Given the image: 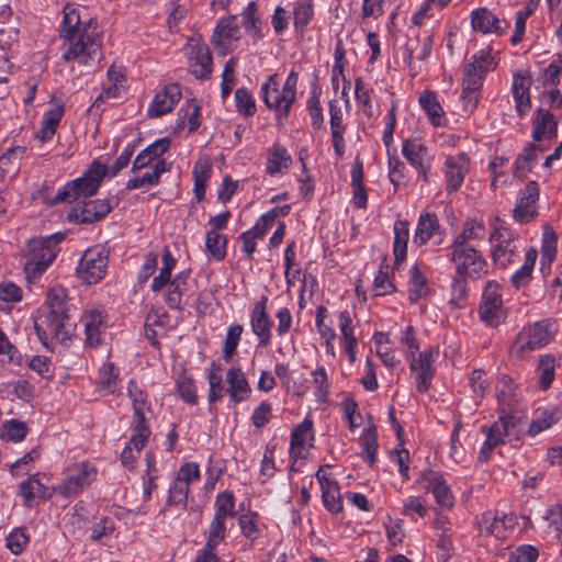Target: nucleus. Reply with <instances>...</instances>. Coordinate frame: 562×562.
Wrapping results in <instances>:
<instances>
[{"mask_svg":"<svg viewBox=\"0 0 562 562\" xmlns=\"http://www.w3.org/2000/svg\"><path fill=\"white\" fill-rule=\"evenodd\" d=\"M60 36L66 42L63 58L79 65H92L101 58L99 32L89 22H82L78 9L66 5L61 22Z\"/></svg>","mask_w":562,"mask_h":562,"instance_id":"obj_1","label":"nucleus"},{"mask_svg":"<svg viewBox=\"0 0 562 562\" xmlns=\"http://www.w3.org/2000/svg\"><path fill=\"white\" fill-rule=\"evenodd\" d=\"M447 257L454 266L456 280L453 293L458 299L467 294V278L480 279L488 272V263L482 252L475 247H465L450 244Z\"/></svg>","mask_w":562,"mask_h":562,"instance_id":"obj_2","label":"nucleus"},{"mask_svg":"<svg viewBox=\"0 0 562 562\" xmlns=\"http://www.w3.org/2000/svg\"><path fill=\"white\" fill-rule=\"evenodd\" d=\"M498 64V52L492 48H483L471 56L464 67L462 100L465 111H473L477 104V92L483 80Z\"/></svg>","mask_w":562,"mask_h":562,"instance_id":"obj_3","label":"nucleus"},{"mask_svg":"<svg viewBox=\"0 0 562 562\" xmlns=\"http://www.w3.org/2000/svg\"><path fill=\"white\" fill-rule=\"evenodd\" d=\"M176 263L177 259L173 257L170 249L165 247L159 273L153 279L150 289L153 292L166 290L165 302L170 308L179 310L181 307L182 296L188 290V274L186 272H179L175 278H171V272Z\"/></svg>","mask_w":562,"mask_h":562,"instance_id":"obj_4","label":"nucleus"},{"mask_svg":"<svg viewBox=\"0 0 562 562\" xmlns=\"http://www.w3.org/2000/svg\"><path fill=\"white\" fill-rule=\"evenodd\" d=\"M490 257L496 268L507 269L519 257V235L496 218L488 235Z\"/></svg>","mask_w":562,"mask_h":562,"instance_id":"obj_5","label":"nucleus"},{"mask_svg":"<svg viewBox=\"0 0 562 562\" xmlns=\"http://www.w3.org/2000/svg\"><path fill=\"white\" fill-rule=\"evenodd\" d=\"M63 239L64 234L56 233L27 243L24 271L29 281L37 279L53 262L58 251L57 246Z\"/></svg>","mask_w":562,"mask_h":562,"instance_id":"obj_6","label":"nucleus"},{"mask_svg":"<svg viewBox=\"0 0 562 562\" xmlns=\"http://www.w3.org/2000/svg\"><path fill=\"white\" fill-rule=\"evenodd\" d=\"M299 75L292 70L282 88H280L277 75H272L261 86V94L268 109L273 110L279 119L288 117L292 104L296 100V86Z\"/></svg>","mask_w":562,"mask_h":562,"instance_id":"obj_7","label":"nucleus"},{"mask_svg":"<svg viewBox=\"0 0 562 562\" xmlns=\"http://www.w3.org/2000/svg\"><path fill=\"white\" fill-rule=\"evenodd\" d=\"M106 175L108 166L98 159L93 160L81 177L67 182L57 192L54 202H72L80 198L86 199L95 194Z\"/></svg>","mask_w":562,"mask_h":562,"instance_id":"obj_8","label":"nucleus"},{"mask_svg":"<svg viewBox=\"0 0 562 562\" xmlns=\"http://www.w3.org/2000/svg\"><path fill=\"white\" fill-rule=\"evenodd\" d=\"M477 314L480 319L487 326L497 327L507 317L503 300V288L495 280L484 284Z\"/></svg>","mask_w":562,"mask_h":562,"instance_id":"obj_9","label":"nucleus"},{"mask_svg":"<svg viewBox=\"0 0 562 562\" xmlns=\"http://www.w3.org/2000/svg\"><path fill=\"white\" fill-rule=\"evenodd\" d=\"M557 331L555 324L551 321H542L524 328L514 345V350L524 356L530 351L548 345Z\"/></svg>","mask_w":562,"mask_h":562,"instance_id":"obj_10","label":"nucleus"},{"mask_svg":"<svg viewBox=\"0 0 562 562\" xmlns=\"http://www.w3.org/2000/svg\"><path fill=\"white\" fill-rule=\"evenodd\" d=\"M127 393L134 408L132 441L136 446L142 447L144 440L149 438L151 434L145 417V413L149 411L150 404L147 394L134 381L128 382Z\"/></svg>","mask_w":562,"mask_h":562,"instance_id":"obj_11","label":"nucleus"},{"mask_svg":"<svg viewBox=\"0 0 562 562\" xmlns=\"http://www.w3.org/2000/svg\"><path fill=\"white\" fill-rule=\"evenodd\" d=\"M438 351L432 348L425 349L416 356L409 357V371L416 391L424 394L429 391L436 373V359Z\"/></svg>","mask_w":562,"mask_h":562,"instance_id":"obj_12","label":"nucleus"},{"mask_svg":"<svg viewBox=\"0 0 562 562\" xmlns=\"http://www.w3.org/2000/svg\"><path fill=\"white\" fill-rule=\"evenodd\" d=\"M108 254L102 247L89 248L77 267L79 279L87 284L99 282L106 272Z\"/></svg>","mask_w":562,"mask_h":562,"instance_id":"obj_13","label":"nucleus"},{"mask_svg":"<svg viewBox=\"0 0 562 562\" xmlns=\"http://www.w3.org/2000/svg\"><path fill=\"white\" fill-rule=\"evenodd\" d=\"M516 423L515 418L509 415H503L490 428L483 427L482 430L486 432V440L480 451V461H487L492 450L507 440H512L515 436Z\"/></svg>","mask_w":562,"mask_h":562,"instance_id":"obj_14","label":"nucleus"},{"mask_svg":"<svg viewBox=\"0 0 562 562\" xmlns=\"http://www.w3.org/2000/svg\"><path fill=\"white\" fill-rule=\"evenodd\" d=\"M240 38L237 16L229 15L221 19L213 32L212 44L218 55L225 56Z\"/></svg>","mask_w":562,"mask_h":562,"instance_id":"obj_15","label":"nucleus"},{"mask_svg":"<svg viewBox=\"0 0 562 562\" xmlns=\"http://www.w3.org/2000/svg\"><path fill=\"white\" fill-rule=\"evenodd\" d=\"M469 170L470 159L465 153L448 155L443 161L446 191L448 193L457 192L462 187Z\"/></svg>","mask_w":562,"mask_h":562,"instance_id":"obj_16","label":"nucleus"},{"mask_svg":"<svg viewBox=\"0 0 562 562\" xmlns=\"http://www.w3.org/2000/svg\"><path fill=\"white\" fill-rule=\"evenodd\" d=\"M111 210L109 199L85 200L71 209L68 218L78 223H92L103 218Z\"/></svg>","mask_w":562,"mask_h":562,"instance_id":"obj_17","label":"nucleus"},{"mask_svg":"<svg viewBox=\"0 0 562 562\" xmlns=\"http://www.w3.org/2000/svg\"><path fill=\"white\" fill-rule=\"evenodd\" d=\"M189 69L195 78L204 79L212 72V57L209 47L200 40L188 43Z\"/></svg>","mask_w":562,"mask_h":562,"instance_id":"obj_18","label":"nucleus"},{"mask_svg":"<svg viewBox=\"0 0 562 562\" xmlns=\"http://www.w3.org/2000/svg\"><path fill=\"white\" fill-rule=\"evenodd\" d=\"M539 199V186L536 181H530L521 190L513 211L514 220L519 224H525L533 220L537 214V201Z\"/></svg>","mask_w":562,"mask_h":562,"instance_id":"obj_19","label":"nucleus"},{"mask_svg":"<svg viewBox=\"0 0 562 562\" xmlns=\"http://www.w3.org/2000/svg\"><path fill=\"white\" fill-rule=\"evenodd\" d=\"M313 422L310 418H304L291 434L290 456L294 460V463L307 457L313 447Z\"/></svg>","mask_w":562,"mask_h":562,"instance_id":"obj_20","label":"nucleus"},{"mask_svg":"<svg viewBox=\"0 0 562 562\" xmlns=\"http://www.w3.org/2000/svg\"><path fill=\"white\" fill-rule=\"evenodd\" d=\"M47 306L49 308L47 318L52 321L50 333L58 337L60 329L65 327L64 321L68 317L69 312L66 303V290L61 286L50 289L47 295Z\"/></svg>","mask_w":562,"mask_h":562,"instance_id":"obj_21","label":"nucleus"},{"mask_svg":"<svg viewBox=\"0 0 562 562\" xmlns=\"http://www.w3.org/2000/svg\"><path fill=\"white\" fill-rule=\"evenodd\" d=\"M268 299L262 296L255 303L250 312V327L252 334L258 338L260 346H268L271 341L272 322L267 312Z\"/></svg>","mask_w":562,"mask_h":562,"instance_id":"obj_22","label":"nucleus"},{"mask_svg":"<svg viewBox=\"0 0 562 562\" xmlns=\"http://www.w3.org/2000/svg\"><path fill=\"white\" fill-rule=\"evenodd\" d=\"M97 477V470L92 464L78 463L69 467L64 479L65 492L86 490Z\"/></svg>","mask_w":562,"mask_h":562,"instance_id":"obj_23","label":"nucleus"},{"mask_svg":"<svg viewBox=\"0 0 562 562\" xmlns=\"http://www.w3.org/2000/svg\"><path fill=\"white\" fill-rule=\"evenodd\" d=\"M181 98L179 85L171 83L158 91L148 106L150 117H159L169 113Z\"/></svg>","mask_w":562,"mask_h":562,"instance_id":"obj_24","label":"nucleus"},{"mask_svg":"<svg viewBox=\"0 0 562 562\" xmlns=\"http://www.w3.org/2000/svg\"><path fill=\"white\" fill-rule=\"evenodd\" d=\"M81 322L85 328L86 342L91 347L101 345L106 329L103 312L94 308L89 310L83 313Z\"/></svg>","mask_w":562,"mask_h":562,"instance_id":"obj_25","label":"nucleus"},{"mask_svg":"<svg viewBox=\"0 0 562 562\" xmlns=\"http://www.w3.org/2000/svg\"><path fill=\"white\" fill-rule=\"evenodd\" d=\"M226 392L234 404L247 401L251 395V386L239 368H229L225 373Z\"/></svg>","mask_w":562,"mask_h":562,"instance_id":"obj_26","label":"nucleus"},{"mask_svg":"<svg viewBox=\"0 0 562 562\" xmlns=\"http://www.w3.org/2000/svg\"><path fill=\"white\" fill-rule=\"evenodd\" d=\"M337 326L340 331L341 346L350 363L357 360L358 339L355 335L353 321L350 313L345 310L337 315Z\"/></svg>","mask_w":562,"mask_h":562,"instance_id":"obj_27","label":"nucleus"},{"mask_svg":"<svg viewBox=\"0 0 562 562\" xmlns=\"http://www.w3.org/2000/svg\"><path fill=\"white\" fill-rule=\"evenodd\" d=\"M293 159L289 150L279 143L267 149L265 170L271 177L285 173L292 166Z\"/></svg>","mask_w":562,"mask_h":562,"instance_id":"obj_28","label":"nucleus"},{"mask_svg":"<svg viewBox=\"0 0 562 562\" xmlns=\"http://www.w3.org/2000/svg\"><path fill=\"white\" fill-rule=\"evenodd\" d=\"M471 25L473 30L483 34H503L508 27L506 22H502L485 8L472 11Z\"/></svg>","mask_w":562,"mask_h":562,"instance_id":"obj_29","label":"nucleus"},{"mask_svg":"<svg viewBox=\"0 0 562 562\" xmlns=\"http://www.w3.org/2000/svg\"><path fill=\"white\" fill-rule=\"evenodd\" d=\"M170 147V138L164 137L155 140L143 149L134 159L132 171L135 173L142 169L150 167V165L160 160L162 156Z\"/></svg>","mask_w":562,"mask_h":562,"instance_id":"obj_30","label":"nucleus"},{"mask_svg":"<svg viewBox=\"0 0 562 562\" xmlns=\"http://www.w3.org/2000/svg\"><path fill=\"white\" fill-rule=\"evenodd\" d=\"M530 79L522 74H515L512 83V93L515 108L520 117H524L531 108Z\"/></svg>","mask_w":562,"mask_h":562,"instance_id":"obj_31","label":"nucleus"},{"mask_svg":"<svg viewBox=\"0 0 562 562\" xmlns=\"http://www.w3.org/2000/svg\"><path fill=\"white\" fill-rule=\"evenodd\" d=\"M402 154L405 159L414 167L427 169L431 164V156L426 145L418 138L406 139L402 146Z\"/></svg>","mask_w":562,"mask_h":562,"instance_id":"obj_32","label":"nucleus"},{"mask_svg":"<svg viewBox=\"0 0 562 562\" xmlns=\"http://www.w3.org/2000/svg\"><path fill=\"white\" fill-rule=\"evenodd\" d=\"M168 170L169 166L164 159L157 160L149 170L128 179L125 187L127 190L151 188L159 183L161 175Z\"/></svg>","mask_w":562,"mask_h":562,"instance_id":"obj_33","label":"nucleus"},{"mask_svg":"<svg viewBox=\"0 0 562 562\" xmlns=\"http://www.w3.org/2000/svg\"><path fill=\"white\" fill-rule=\"evenodd\" d=\"M419 104L432 126L443 127L448 124L446 113L432 91L423 92L419 95Z\"/></svg>","mask_w":562,"mask_h":562,"instance_id":"obj_34","label":"nucleus"},{"mask_svg":"<svg viewBox=\"0 0 562 562\" xmlns=\"http://www.w3.org/2000/svg\"><path fill=\"white\" fill-rule=\"evenodd\" d=\"M64 106L60 103H53L45 112L41 122V127L36 132V138L42 143L52 139L57 126L63 117Z\"/></svg>","mask_w":562,"mask_h":562,"instance_id":"obj_35","label":"nucleus"},{"mask_svg":"<svg viewBox=\"0 0 562 562\" xmlns=\"http://www.w3.org/2000/svg\"><path fill=\"white\" fill-rule=\"evenodd\" d=\"M394 232V241H393V254H394V263L395 267L398 268L407 255V244L409 238V226L408 222L404 220H398L394 223L393 227Z\"/></svg>","mask_w":562,"mask_h":562,"instance_id":"obj_36","label":"nucleus"},{"mask_svg":"<svg viewBox=\"0 0 562 562\" xmlns=\"http://www.w3.org/2000/svg\"><path fill=\"white\" fill-rule=\"evenodd\" d=\"M408 297L411 302H417L429 292L428 281L425 270L415 263L408 271Z\"/></svg>","mask_w":562,"mask_h":562,"instance_id":"obj_37","label":"nucleus"},{"mask_svg":"<svg viewBox=\"0 0 562 562\" xmlns=\"http://www.w3.org/2000/svg\"><path fill=\"white\" fill-rule=\"evenodd\" d=\"M557 134V121L554 116L544 109L536 112L533 120L532 137L535 140L550 139Z\"/></svg>","mask_w":562,"mask_h":562,"instance_id":"obj_38","label":"nucleus"},{"mask_svg":"<svg viewBox=\"0 0 562 562\" xmlns=\"http://www.w3.org/2000/svg\"><path fill=\"white\" fill-rule=\"evenodd\" d=\"M439 229L440 224L436 214L423 213L418 218L413 243L419 246L425 245Z\"/></svg>","mask_w":562,"mask_h":562,"instance_id":"obj_39","label":"nucleus"},{"mask_svg":"<svg viewBox=\"0 0 562 562\" xmlns=\"http://www.w3.org/2000/svg\"><path fill=\"white\" fill-rule=\"evenodd\" d=\"M484 236V223L475 218H470L463 223L461 232L454 236L451 244L465 247H473L470 243L474 240H482Z\"/></svg>","mask_w":562,"mask_h":562,"instance_id":"obj_40","label":"nucleus"},{"mask_svg":"<svg viewBox=\"0 0 562 562\" xmlns=\"http://www.w3.org/2000/svg\"><path fill=\"white\" fill-rule=\"evenodd\" d=\"M537 258L538 250L535 247L525 249V261L522 266L510 277V283L514 288L519 289L531 280Z\"/></svg>","mask_w":562,"mask_h":562,"instance_id":"obj_41","label":"nucleus"},{"mask_svg":"<svg viewBox=\"0 0 562 562\" xmlns=\"http://www.w3.org/2000/svg\"><path fill=\"white\" fill-rule=\"evenodd\" d=\"M125 74L120 67L111 66L106 72V81L99 99H111L120 97L125 87Z\"/></svg>","mask_w":562,"mask_h":562,"instance_id":"obj_42","label":"nucleus"},{"mask_svg":"<svg viewBox=\"0 0 562 562\" xmlns=\"http://www.w3.org/2000/svg\"><path fill=\"white\" fill-rule=\"evenodd\" d=\"M557 236L550 229H544L541 238L540 271L542 274L550 273L551 265L557 256Z\"/></svg>","mask_w":562,"mask_h":562,"instance_id":"obj_43","label":"nucleus"},{"mask_svg":"<svg viewBox=\"0 0 562 562\" xmlns=\"http://www.w3.org/2000/svg\"><path fill=\"white\" fill-rule=\"evenodd\" d=\"M557 360L551 355L541 356L537 366V380L541 390H547L551 386L555 378Z\"/></svg>","mask_w":562,"mask_h":562,"instance_id":"obj_44","label":"nucleus"},{"mask_svg":"<svg viewBox=\"0 0 562 562\" xmlns=\"http://www.w3.org/2000/svg\"><path fill=\"white\" fill-rule=\"evenodd\" d=\"M538 161V148L533 144L527 145L518 155L514 166V177L522 179Z\"/></svg>","mask_w":562,"mask_h":562,"instance_id":"obj_45","label":"nucleus"},{"mask_svg":"<svg viewBox=\"0 0 562 562\" xmlns=\"http://www.w3.org/2000/svg\"><path fill=\"white\" fill-rule=\"evenodd\" d=\"M244 512L245 507L243 503L236 508L233 494H217L214 518L225 521L226 517H235Z\"/></svg>","mask_w":562,"mask_h":562,"instance_id":"obj_46","label":"nucleus"},{"mask_svg":"<svg viewBox=\"0 0 562 562\" xmlns=\"http://www.w3.org/2000/svg\"><path fill=\"white\" fill-rule=\"evenodd\" d=\"M311 375L316 401L318 403L326 402L329 395L330 383L325 367H317L314 371H312Z\"/></svg>","mask_w":562,"mask_h":562,"instance_id":"obj_47","label":"nucleus"},{"mask_svg":"<svg viewBox=\"0 0 562 562\" xmlns=\"http://www.w3.org/2000/svg\"><path fill=\"white\" fill-rule=\"evenodd\" d=\"M27 432V425L19 419L7 420L0 427V438L12 442L22 441Z\"/></svg>","mask_w":562,"mask_h":562,"instance_id":"obj_48","label":"nucleus"},{"mask_svg":"<svg viewBox=\"0 0 562 562\" xmlns=\"http://www.w3.org/2000/svg\"><path fill=\"white\" fill-rule=\"evenodd\" d=\"M227 239L220 232L211 229L206 233L205 248L209 256L217 261L224 259L226 255Z\"/></svg>","mask_w":562,"mask_h":562,"instance_id":"obj_49","label":"nucleus"},{"mask_svg":"<svg viewBox=\"0 0 562 562\" xmlns=\"http://www.w3.org/2000/svg\"><path fill=\"white\" fill-rule=\"evenodd\" d=\"M418 485L419 488H424L427 492H449L451 488L443 474L432 470L425 471L422 474Z\"/></svg>","mask_w":562,"mask_h":562,"instance_id":"obj_50","label":"nucleus"},{"mask_svg":"<svg viewBox=\"0 0 562 562\" xmlns=\"http://www.w3.org/2000/svg\"><path fill=\"white\" fill-rule=\"evenodd\" d=\"M119 382V369L111 362L103 363L99 368L98 386L106 392L113 393Z\"/></svg>","mask_w":562,"mask_h":562,"instance_id":"obj_51","label":"nucleus"},{"mask_svg":"<svg viewBox=\"0 0 562 562\" xmlns=\"http://www.w3.org/2000/svg\"><path fill=\"white\" fill-rule=\"evenodd\" d=\"M200 479V469L195 462H184L177 474V488L188 491Z\"/></svg>","mask_w":562,"mask_h":562,"instance_id":"obj_52","label":"nucleus"},{"mask_svg":"<svg viewBox=\"0 0 562 562\" xmlns=\"http://www.w3.org/2000/svg\"><path fill=\"white\" fill-rule=\"evenodd\" d=\"M360 446L362 448V457L369 462L373 463L375 461L376 454V430L373 426H369L363 429V432L360 437Z\"/></svg>","mask_w":562,"mask_h":562,"instance_id":"obj_53","label":"nucleus"},{"mask_svg":"<svg viewBox=\"0 0 562 562\" xmlns=\"http://www.w3.org/2000/svg\"><path fill=\"white\" fill-rule=\"evenodd\" d=\"M244 331V328L240 324H232L226 331L224 345H223V357L226 361H229L232 357L234 356L240 338L241 334Z\"/></svg>","mask_w":562,"mask_h":562,"instance_id":"obj_54","label":"nucleus"},{"mask_svg":"<svg viewBox=\"0 0 562 562\" xmlns=\"http://www.w3.org/2000/svg\"><path fill=\"white\" fill-rule=\"evenodd\" d=\"M226 532L225 521L220 520L218 518L212 519L210 527H209V533L206 542L203 547V549L214 551L216 550L217 546L224 540Z\"/></svg>","mask_w":562,"mask_h":562,"instance_id":"obj_55","label":"nucleus"},{"mask_svg":"<svg viewBox=\"0 0 562 562\" xmlns=\"http://www.w3.org/2000/svg\"><path fill=\"white\" fill-rule=\"evenodd\" d=\"M211 175V166L207 160H199L193 168L194 191L200 200L205 190L206 182Z\"/></svg>","mask_w":562,"mask_h":562,"instance_id":"obj_56","label":"nucleus"},{"mask_svg":"<svg viewBox=\"0 0 562 562\" xmlns=\"http://www.w3.org/2000/svg\"><path fill=\"white\" fill-rule=\"evenodd\" d=\"M562 72V54L553 56L552 61L542 70L541 78L544 86H557Z\"/></svg>","mask_w":562,"mask_h":562,"instance_id":"obj_57","label":"nucleus"},{"mask_svg":"<svg viewBox=\"0 0 562 562\" xmlns=\"http://www.w3.org/2000/svg\"><path fill=\"white\" fill-rule=\"evenodd\" d=\"M236 108L244 116H252L256 112V102L250 92L245 88L235 91Z\"/></svg>","mask_w":562,"mask_h":562,"instance_id":"obj_58","label":"nucleus"},{"mask_svg":"<svg viewBox=\"0 0 562 562\" xmlns=\"http://www.w3.org/2000/svg\"><path fill=\"white\" fill-rule=\"evenodd\" d=\"M560 418V412L558 409H548V412H542L538 417H536L530 425V432L532 435H537L548 428H550L554 423H557Z\"/></svg>","mask_w":562,"mask_h":562,"instance_id":"obj_59","label":"nucleus"},{"mask_svg":"<svg viewBox=\"0 0 562 562\" xmlns=\"http://www.w3.org/2000/svg\"><path fill=\"white\" fill-rule=\"evenodd\" d=\"M243 25L255 37H260V20L256 14V4L250 2L243 11Z\"/></svg>","mask_w":562,"mask_h":562,"instance_id":"obj_60","label":"nucleus"},{"mask_svg":"<svg viewBox=\"0 0 562 562\" xmlns=\"http://www.w3.org/2000/svg\"><path fill=\"white\" fill-rule=\"evenodd\" d=\"M29 536L22 528L12 530L7 537V548L15 555L21 554L29 542Z\"/></svg>","mask_w":562,"mask_h":562,"instance_id":"obj_61","label":"nucleus"},{"mask_svg":"<svg viewBox=\"0 0 562 562\" xmlns=\"http://www.w3.org/2000/svg\"><path fill=\"white\" fill-rule=\"evenodd\" d=\"M390 460L391 462L397 467V471L401 474L403 479L408 477V471H409V452L408 450L400 447L394 448L390 452Z\"/></svg>","mask_w":562,"mask_h":562,"instance_id":"obj_62","label":"nucleus"},{"mask_svg":"<svg viewBox=\"0 0 562 562\" xmlns=\"http://www.w3.org/2000/svg\"><path fill=\"white\" fill-rule=\"evenodd\" d=\"M272 417V406L270 403L263 401L256 406L251 413V424L256 428H262L269 424Z\"/></svg>","mask_w":562,"mask_h":562,"instance_id":"obj_63","label":"nucleus"},{"mask_svg":"<svg viewBox=\"0 0 562 562\" xmlns=\"http://www.w3.org/2000/svg\"><path fill=\"white\" fill-rule=\"evenodd\" d=\"M538 558V550L533 546L525 544L513 551L507 562H535Z\"/></svg>","mask_w":562,"mask_h":562,"instance_id":"obj_64","label":"nucleus"}]
</instances>
